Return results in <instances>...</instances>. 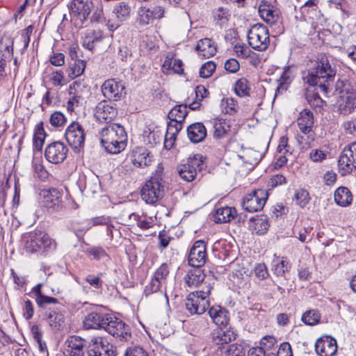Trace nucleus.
Returning <instances> with one entry per match:
<instances>
[{"label": "nucleus", "mask_w": 356, "mask_h": 356, "mask_svg": "<svg viewBox=\"0 0 356 356\" xmlns=\"http://www.w3.org/2000/svg\"><path fill=\"white\" fill-rule=\"evenodd\" d=\"M336 74V65L330 63L327 56L321 55L303 79L310 86L318 87L320 91L327 96L334 89Z\"/></svg>", "instance_id": "1"}, {"label": "nucleus", "mask_w": 356, "mask_h": 356, "mask_svg": "<svg viewBox=\"0 0 356 356\" xmlns=\"http://www.w3.org/2000/svg\"><path fill=\"white\" fill-rule=\"evenodd\" d=\"M102 147L109 154H118L127 145V135L120 124L112 123L102 128L100 132Z\"/></svg>", "instance_id": "2"}, {"label": "nucleus", "mask_w": 356, "mask_h": 356, "mask_svg": "<svg viewBox=\"0 0 356 356\" xmlns=\"http://www.w3.org/2000/svg\"><path fill=\"white\" fill-rule=\"evenodd\" d=\"M188 114L186 104H180L174 106L168 113L170 122L168 124L164 140V147L167 149H171L175 143L177 135L182 129V123Z\"/></svg>", "instance_id": "3"}, {"label": "nucleus", "mask_w": 356, "mask_h": 356, "mask_svg": "<svg viewBox=\"0 0 356 356\" xmlns=\"http://www.w3.org/2000/svg\"><path fill=\"white\" fill-rule=\"evenodd\" d=\"M213 289L210 283L204 282L202 290L191 292L187 296L185 306L191 314H202L209 307V295Z\"/></svg>", "instance_id": "4"}, {"label": "nucleus", "mask_w": 356, "mask_h": 356, "mask_svg": "<svg viewBox=\"0 0 356 356\" xmlns=\"http://www.w3.org/2000/svg\"><path fill=\"white\" fill-rule=\"evenodd\" d=\"M24 248L26 252L35 253L42 250L55 248V244L47 234L42 231L36 230L24 234L22 237Z\"/></svg>", "instance_id": "5"}, {"label": "nucleus", "mask_w": 356, "mask_h": 356, "mask_svg": "<svg viewBox=\"0 0 356 356\" xmlns=\"http://www.w3.org/2000/svg\"><path fill=\"white\" fill-rule=\"evenodd\" d=\"M163 181L159 175L152 177L141 189V197L147 204H153L164 196Z\"/></svg>", "instance_id": "6"}, {"label": "nucleus", "mask_w": 356, "mask_h": 356, "mask_svg": "<svg viewBox=\"0 0 356 356\" xmlns=\"http://www.w3.org/2000/svg\"><path fill=\"white\" fill-rule=\"evenodd\" d=\"M204 157L200 154L188 157L186 161L177 167V171L180 178L186 182H191L196 178L197 170L200 171Z\"/></svg>", "instance_id": "7"}, {"label": "nucleus", "mask_w": 356, "mask_h": 356, "mask_svg": "<svg viewBox=\"0 0 356 356\" xmlns=\"http://www.w3.org/2000/svg\"><path fill=\"white\" fill-rule=\"evenodd\" d=\"M297 123L302 133V135L298 137L299 143H304L305 147H310L311 143L315 139V134L312 130L314 125L313 113L308 109H304L300 112Z\"/></svg>", "instance_id": "8"}, {"label": "nucleus", "mask_w": 356, "mask_h": 356, "mask_svg": "<svg viewBox=\"0 0 356 356\" xmlns=\"http://www.w3.org/2000/svg\"><path fill=\"white\" fill-rule=\"evenodd\" d=\"M248 40L249 45L252 49L264 51L270 43L268 29L264 24H254L248 33Z\"/></svg>", "instance_id": "9"}, {"label": "nucleus", "mask_w": 356, "mask_h": 356, "mask_svg": "<svg viewBox=\"0 0 356 356\" xmlns=\"http://www.w3.org/2000/svg\"><path fill=\"white\" fill-rule=\"evenodd\" d=\"M132 11L130 1H122L116 3L112 10L114 18H109L106 22V26L111 31H114L119 28L121 24L127 20Z\"/></svg>", "instance_id": "10"}, {"label": "nucleus", "mask_w": 356, "mask_h": 356, "mask_svg": "<svg viewBox=\"0 0 356 356\" xmlns=\"http://www.w3.org/2000/svg\"><path fill=\"white\" fill-rule=\"evenodd\" d=\"M104 330L120 342L128 341L131 337L129 325L113 314L108 316Z\"/></svg>", "instance_id": "11"}, {"label": "nucleus", "mask_w": 356, "mask_h": 356, "mask_svg": "<svg viewBox=\"0 0 356 356\" xmlns=\"http://www.w3.org/2000/svg\"><path fill=\"white\" fill-rule=\"evenodd\" d=\"M338 166L342 176L356 169V142L351 143L344 147L339 156Z\"/></svg>", "instance_id": "12"}, {"label": "nucleus", "mask_w": 356, "mask_h": 356, "mask_svg": "<svg viewBox=\"0 0 356 356\" xmlns=\"http://www.w3.org/2000/svg\"><path fill=\"white\" fill-rule=\"evenodd\" d=\"M69 145L76 152H79L84 147L85 132L83 127L77 122H72L67 127L65 133Z\"/></svg>", "instance_id": "13"}, {"label": "nucleus", "mask_w": 356, "mask_h": 356, "mask_svg": "<svg viewBox=\"0 0 356 356\" xmlns=\"http://www.w3.org/2000/svg\"><path fill=\"white\" fill-rule=\"evenodd\" d=\"M68 7L76 26H82L91 13L93 3L88 0H72Z\"/></svg>", "instance_id": "14"}, {"label": "nucleus", "mask_w": 356, "mask_h": 356, "mask_svg": "<svg viewBox=\"0 0 356 356\" xmlns=\"http://www.w3.org/2000/svg\"><path fill=\"white\" fill-rule=\"evenodd\" d=\"M258 12L261 19L270 26H278L277 33L283 32L281 24L280 10L270 3L262 1L259 6Z\"/></svg>", "instance_id": "15"}, {"label": "nucleus", "mask_w": 356, "mask_h": 356, "mask_svg": "<svg viewBox=\"0 0 356 356\" xmlns=\"http://www.w3.org/2000/svg\"><path fill=\"white\" fill-rule=\"evenodd\" d=\"M268 196V194L266 190H254L243 197V208L248 212L259 211L264 207Z\"/></svg>", "instance_id": "16"}, {"label": "nucleus", "mask_w": 356, "mask_h": 356, "mask_svg": "<svg viewBox=\"0 0 356 356\" xmlns=\"http://www.w3.org/2000/svg\"><path fill=\"white\" fill-rule=\"evenodd\" d=\"M43 205L49 212L62 211L66 206L63 200L61 192L54 188L45 190L42 192Z\"/></svg>", "instance_id": "17"}, {"label": "nucleus", "mask_w": 356, "mask_h": 356, "mask_svg": "<svg viewBox=\"0 0 356 356\" xmlns=\"http://www.w3.org/2000/svg\"><path fill=\"white\" fill-rule=\"evenodd\" d=\"M88 356H115L116 348L102 338L92 339L87 346Z\"/></svg>", "instance_id": "18"}, {"label": "nucleus", "mask_w": 356, "mask_h": 356, "mask_svg": "<svg viewBox=\"0 0 356 356\" xmlns=\"http://www.w3.org/2000/svg\"><path fill=\"white\" fill-rule=\"evenodd\" d=\"M67 147L60 141H55L49 144L44 150L46 159L54 164L61 163L66 159Z\"/></svg>", "instance_id": "19"}, {"label": "nucleus", "mask_w": 356, "mask_h": 356, "mask_svg": "<svg viewBox=\"0 0 356 356\" xmlns=\"http://www.w3.org/2000/svg\"><path fill=\"white\" fill-rule=\"evenodd\" d=\"M206 243L202 240L195 241L191 248L188 261L192 267H202L207 261Z\"/></svg>", "instance_id": "20"}, {"label": "nucleus", "mask_w": 356, "mask_h": 356, "mask_svg": "<svg viewBox=\"0 0 356 356\" xmlns=\"http://www.w3.org/2000/svg\"><path fill=\"white\" fill-rule=\"evenodd\" d=\"M101 89L105 97L114 101L120 99L126 94L124 84L114 79L105 81Z\"/></svg>", "instance_id": "21"}, {"label": "nucleus", "mask_w": 356, "mask_h": 356, "mask_svg": "<svg viewBox=\"0 0 356 356\" xmlns=\"http://www.w3.org/2000/svg\"><path fill=\"white\" fill-rule=\"evenodd\" d=\"M85 340L78 336H70L64 342V356H86Z\"/></svg>", "instance_id": "22"}, {"label": "nucleus", "mask_w": 356, "mask_h": 356, "mask_svg": "<svg viewBox=\"0 0 356 356\" xmlns=\"http://www.w3.org/2000/svg\"><path fill=\"white\" fill-rule=\"evenodd\" d=\"M45 317L49 326L54 332L64 329L65 319L61 307L48 309L45 312Z\"/></svg>", "instance_id": "23"}, {"label": "nucleus", "mask_w": 356, "mask_h": 356, "mask_svg": "<svg viewBox=\"0 0 356 356\" xmlns=\"http://www.w3.org/2000/svg\"><path fill=\"white\" fill-rule=\"evenodd\" d=\"M111 314L103 312H92L86 316L83 326L86 329H105L108 316Z\"/></svg>", "instance_id": "24"}, {"label": "nucleus", "mask_w": 356, "mask_h": 356, "mask_svg": "<svg viewBox=\"0 0 356 356\" xmlns=\"http://www.w3.org/2000/svg\"><path fill=\"white\" fill-rule=\"evenodd\" d=\"M315 350L320 356H334L337 351V341L328 336L321 337L316 341Z\"/></svg>", "instance_id": "25"}, {"label": "nucleus", "mask_w": 356, "mask_h": 356, "mask_svg": "<svg viewBox=\"0 0 356 356\" xmlns=\"http://www.w3.org/2000/svg\"><path fill=\"white\" fill-rule=\"evenodd\" d=\"M118 115L116 107L106 103H99L96 107L95 115L97 120L101 122L110 124Z\"/></svg>", "instance_id": "26"}, {"label": "nucleus", "mask_w": 356, "mask_h": 356, "mask_svg": "<svg viewBox=\"0 0 356 356\" xmlns=\"http://www.w3.org/2000/svg\"><path fill=\"white\" fill-rule=\"evenodd\" d=\"M152 156L150 152L144 147H136L131 154V160L136 167L143 168L149 165L152 162Z\"/></svg>", "instance_id": "27"}, {"label": "nucleus", "mask_w": 356, "mask_h": 356, "mask_svg": "<svg viewBox=\"0 0 356 356\" xmlns=\"http://www.w3.org/2000/svg\"><path fill=\"white\" fill-rule=\"evenodd\" d=\"M79 186L87 195L97 193L100 188L99 177L95 175L84 176L79 179Z\"/></svg>", "instance_id": "28"}, {"label": "nucleus", "mask_w": 356, "mask_h": 356, "mask_svg": "<svg viewBox=\"0 0 356 356\" xmlns=\"http://www.w3.org/2000/svg\"><path fill=\"white\" fill-rule=\"evenodd\" d=\"M206 277L203 270L200 267H193L184 277L185 284L190 288L197 287Z\"/></svg>", "instance_id": "29"}, {"label": "nucleus", "mask_w": 356, "mask_h": 356, "mask_svg": "<svg viewBox=\"0 0 356 356\" xmlns=\"http://www.w3.org/2000/svg\"><path fill=\"white\" fill-rule=\"evenodd\" d=\"M187 136L192 143H197L206 138L207 129L202 123L195 122L188 127Z\"/></svg>", "instance_id": "30"}, {"label": "nucleus", "mask_w": 356, "mask_h": 356, "mask_svg": "<svg viewBox=\"0 0 356 356\" xmlns=\"http://www.w3.org/2000/svg\"><path fill=\"white\" fill-rule=\"evenodd\" d=\"M195 50L198 52V55L203 58H210L216 53V47L213 42L209 38H204L200 40L195 47Z\"/></svg>", "instance_id": "31"}, {"label": "nucleus", "mask_w": 356, "mask_h": 356, "mask_svg": "<svg viewBox=\"0 0 356 356\" xmlns=\"http://www.w3.org/2000/svg\"><path fill=\"white\" fill-rule=\"evenodd\" d=\"M209 314L213 323L218 326H225L228 323V312L220 306L209 308Z\"/></svg>", "instance_id": "32"}, {"label": "nucleus", "mask_w": 356, "mask_h": 356, "mask_svg": "<svg viewBox=\"0 0 356 356\" xmlns=\"http://www.w3.org/2000/svg\"><path fill=\"white\" fill-rule=\"evenodd\" d=\"M342 102L340 103L339 110L340 113L348 115L356 108V93L350 92L348 95H341Z\"/></svg>", "instance_id": "33"}, {"label": "nucleus", "mask_w": 356, "mask_h": 356, "mask_svg": "<svg viewBox=\"0 0 356 356\" xmlns=\"http://www.w3.org/2000/svg\"><path fill=\"white\" fill-rule=\"evenodd\" d=\"M236 211L234 208L225 207L218 208L213 215L214 222L216 223H223L231 221L234 218Z\"/></svg>", "instance_id": "34"}, {"label": "nucleus", "mask_w": 356, "mask_h": 356, "mask_svg": "<svg viewBox=\"0 0 356 356\" xmlns=\"http://www.w3.org/2000/svg\"><path fill=\"white\" fill-rule=\"evenodd\" d=\"M80 84L79 82L76 81L70 85L69 90L70 97L67 103V108L70 112L74 111V108L80 105L82 100L81 96L76 93L77 88L80 86Z\"/></svg>", "instance_id": "35"}, {"label": "nucleus", "mask_w": 356, "mask_h": 356, "mask_svg": "<svg viewBox=\"0 0 356 356\" xmlns=\"http://www.w3.org/2000/svg\"><path fill=\"white\" fill-rule=\"evenodd\" d=\"M335 202L341 207H346L350 204L353 197L350 190L346 187L338 188L334 195Z\"/></svg>", "instance_id": "36"}, {"label": "nucleus", "mask_w": 356, "mask_h": 356, "mask_svg": "<svg viewBox=\"0 0 356 356\" xmlns=\"http://www.w3.org/2000/svg\"><path fill=\"white\" fill-rule=\"evenodd\" d=\"M136 22L140 27H145L153 24L154 20L149 13L147 6H142L138 8Z\"/></svg>", "instance_id": "37"}, {"label": "nucleus", "mask_w": 356, "mask_h": 356, "mask_svg": "<svg viewBox=\"0 0 356 356\" xmlns=\"http://www.w3.org/2000/svg\"><path fill=\"white\" fill-rule=\"evenodd\" d=\"M291 266L286 259L276 257L272 261L271 270L277 276H284Z\"/></svg>", "instance_id": "38"}, {"label": "nucleus", "mask_w": 356, "mask_h": 356, "mask_svg": "<svg viewBox=\"0 0 356 356\" xmlns=\"http://www.w3.org/2000/svg\"><path fill=\"white\" fill-rule=\"evenodd\" d=\"M269 222L266 216H257L252 218V229L257 235L265 234L269 228Z\"/></svg>", "instance_id": "39"}, {"label": "nucleus", "mask_w": 356, "mask_h": 356, "mask_svg": "<svg viewBox=\"0 0 356 356\" xmlns=\"http://www.w3.org/2000/svg\"><path fill=\"white\" fill-rule=\"evenodd\" d=\"M250 83L245 78L238 79L234 84L235 94L239 97L250 96Z\"/></svg>", "instance_id": "40"}, {"label": "nucleus", "mask_w": 356, "mask_h": 356, "mask_svg": "<svg viewBox=\"0 0 356 356\" xmlns=\"http://www.w3.org/2000/svg\"><path fill=\"white\" fill-rule=\"evenodd\" d=\"M292 81V72L289 67L284 69V71L280 78V83L275 90V95L282 93L283 91L286 90L288 85Z\"/></svg>", "instance_id": "41"}, {"label": "nucleus", "mask_w": 356, "mask_h": 356, "mask_svg": "<svg viewBox=\"0 0 356 356\" xmlns=\"http://www.w3.org/2000/svg\"><path fill=\"white\" fill-rule=\"evenodd\" d=\"M101 38V31H90L83 38L82 45L86 49L92 51L95 47V42L100 40Z\"/></svg>", "instance_id": "42"}, {"label": "nucleus", "mask_w": 356, "mask_h": 356, "mask_svg": "<svg viewBox=\"0 0 356 356\" xmlns=\"http://www.w3.org/2000/svg\"><path fill=\"white\" fill-rule=\"evenodd\" d=\"M86 68V61L83 60H75L73 63L70 64L68 68V76L74 79L81 76Z\"/></svg>", "instance_id": "43"}, {"label": "nucleus", "mask_w": 356, "mask_h": 356, "mask_svg": "<svg viewBox=\"0 0 356 356\" xmlns=\"http://www.w3.org/2000/svg\"><path fill=\"white\" fill-rule=\"evenodd\" d=\"M321 319V314L318 310L311 309L305 312L302 316V322L307 325H315Z\"/></svg>", "instance_id": "44"}, {"label": "nucleus", "mask_w": 356, "mask_h": 356, "mask_svg": "<svg viewBox=\"0 0 356 356\" xmlns=\"http://www.w3.org/2000/svg\"><path fill=\"white\" fill-rule=\"evenodd\" d=\"M214 20L220 26L226 25L229 19L230 14L229 10L222 7H219L213 12Z\"/></svg>", "instance_id": "45"}, {"label": "nucleus", "mask_w": 356, "mask_h": 356, "mask_svg": "<svg viewBox=\"0 0 356 356\" xmlns=\"http://www.w3.org/2000/svg\"><path fill=\"white\" fill-rule=\"evenodd\" d=\"M213 136L216 138L225 137L229 131V126L225 120H216L213 124Z\"/></svg>", "instance_id": "46"}, {"label": "nucleus", "mask_w": 356, "mask_h": 356, "mask_svg": "<svg viewBox=\"0 0 356 356\" xmlns=\"http://www.w3.org/2000/svg\"><path fill=\"white\" fill-rule=\"evenodd\" d=\"M147 8H149V13L154 21L164 18L167 13V8L160 4L147 6Z\"/></svg>", "instance_id": "47"}, {"label": "nucleus", "mask_w": 356, "mask_h": 356, "mask_svg": "<svg viewBox=\"0 0 356 356\" xmlns=\"http://www.w3.org/2000/svg\"><path fill=\"white\" fill-rule=\"evenodd\" d=\"M86 253L95 260L109 258L105 249L101 246H91L86 250Z\"/></svg>", "instance_id": "48"}, {"label": "nucleus", "mask_w": 356, "mask_h": 356, "mask_svg": "<svg viewBox=\"0 0 356 356\" xmlns=\"http://www.w3.org/2000/svg\"><path fill=\"white\" fill-rule=\"evenodd\" d=\"M339 91L341 95H348L350 92H355L353 86L349 81L344 79H339L336 83H334V89Z\"/></svg>", "instance_id": "49"}, {"label": "nucleus", "mask_w": 356, "mask_h": 356, "mask_svg": "<svg viewBox=\"0 0 356 356\" xmlns=\"http://www.w3.org/2000/svg\"><path fill=\"white\" fill-rule=\"evenodd\" d=\"M223 102L225 105L224 108L225 113L232 115L238 111L239 106L237 101L234 98L229 97L223 100Z\"/></svg>", "instance_id": "50"}, {"label": "nucleus", "mask_w": 356, "mask_h": 356, "mask_svg": "<svg viewBox=\"0 0 356 356\" xmlns=\"http://www.w3.org/2000/svg\"><path fill=\"white\" fill-rule=\"evenodd\" d=\"M216 65L213 61H207L204 63L200 69V76L202 78L210 77L215 71Z\"/></svg>", "instance_id": "51"}, {"label": "nucleus", "mask_w": 356, "mask_h": 356, "mask_svg": "<svg viewBox=\"0 0 356 356\" xmlns=\"http://www.w3.org/2000/svg\"><path fill=\"white\" fill-rule=\"evenodd\" d=\"M236 339V334L234 333L233 331L231 330H226L222 331L220 330L218 332L217 335L218 340L217 343H228L231 342L232 340H234Z\"/></svg>", "instance_id": "52"}, {"label": "nucleus", "mask_w": 356, "mask_h": 356, "mask_svg": "<svg viewBox=\"0 0 356 356\" xmlns=\"http://www.w3.org/2000/svg\"><path fill=\"white\" fill-rule=\"evenodd\" d=\"M309 195L307 191L299 189L295 193V200L296 203L301 207H304L309 200Z\"/></svg>", "instance_id": "53"}, {"label": "nucleus", "mask_w": 356, "mask_h": 356, "mask_svg": "<svg viewBox=\"0 0 356 356\" xmlns=\"http://www.w3.org/2000/svg\"><path fill=\"white\" fill-rule=\"evenodd\" d=\"M266 356H293L291 345L287 342L282 343L280 346L276 355L274 353H266Z\"/></svg>", "instance_id": "54"}, {"label": "nucleus", "mask_w": 356, "mask_h": 356, "mask_svg": "<svg viewBox=\"0 0 356 356\" xmlns=\"http://www.w3.org/2000/svg\"><path fill=\"white\" fill-rule=\"evenodd\" d=\"M35 302L38 307L42 309H46L49 305H55L58 303V300L57 298L49 297L44 294L42 296H39L38 298H35Z\"/></svg>", "instance_id": "55"}, {"label": "nucleus", "mask_w": 356, "mask_h": 356, "mask_svg": "<svg viewBox=\"0 0 356 356\" xmlns=\"http://www.w3.org/2000/svg\"><path fill=\"white\" fill-rule=\"evenodd\" d=\"M316 90V92L308 95L307 96V99L312 106L321 108L325 102L318 95V92H321L318 87H317Z\"/></svg>", "instance_id": "56"}, {"label": "nucleus", "mask_w": 356, "mask_h": 356, "mask_svg": "<svg viewBox=\"0 0 356 356\" xmlns=\"http://www.w3.org/2000/svg\"><path fill=\"white\" fill-rule=\"evenodd\" d=\"M227 356H245V350L243 345L234 343L228 346Z\"/></svg>", "instance_id": "57"}, {"label": "nucleus", "mask_w": 356, "mask_h": 356, "mask_svg": "<svg viewBox=\"0 0 356 356\" xmlns=\"http://www.w3.org/2000/svg\"><path fill=\"white\" fill-rule=\"evenodd\" d=\"M49 121L52 126L60 127L66 122V118L61 112L56 111L51 114Z\"/></svg>", "instance_id": "58"}, {"label": "nucleus", "mask_w": 356, "mask_h": 356, "mask_svg": "<svg viewBox=\"0 0 356 356\" xmlns=\"http://www.w3.org/2000/svg\"><path fill=\"white\" fill-rule=\"evenodd\" d=\"M276 341H277L275 337L271 336H266L261 340L260 344L261 346L260 348H263L266 353H267L273 348Z\"/></svg>", "instance_id": "59"}, {"label": "nucleus", "mask_w": 356, "mask_h": 356, "mask_svg": "<svg viewBox=\"0 0 356 356\" xmlns=\"http://www.w3.org/2000/svg\"><path fill=\"white\" fill-rule=\"evenodd\" d=\"M224 67L229 73H236L239 70L240 65L236 59L229 58L225 61Z\"/></svg>", "instance_id": "60"}, {"label": "nucleus", "mask_w": 356, "mask_h": 356, "mask_svg": "<svg viewBox=\"0 0 356 356\" xmlns=\"http://www.w3.org/2000/svg\"><path fill=\"white\" fill-rule=\"evenodd\" d=\"M254 273L256 277L261 280L266 279L269 275L264 264H258L254 268Z\"/></svg>", "instance_id": "61"}, {"label": "nucleus", "mask_w": 356, "mask_h": 356, "mask_svg": "<svg viewBox=\"0 0 356 356\" xmlns=\"http://www.w3.org/2000/svg\"><path fill=\"white\" fill-rule=\"evenodd\" d=\"M234 51L238 57L247 58L250 56V50L245 44H236L234 47Z\"/></svg>", "instance_id": "62"}, {"label": "nucleus", "mask_w": 356, "mask_h": 356, "mask_svg": "<svg viewBox=\"0 0 356 356\" xmlns=\"http://www.w3.org/2000/svg\"><path fill=\"white\" fill-rule=\"evenodd\" d=\"M161 286L153 279L151 280L150 282L145 286L144 290V294L148 296L150 294L158 292L161 289Z\"/></svg>", "instance_id": "63"}, {"label": "nucleus", "mask_w": 356, "mask_h": 356, "mask_svg": "<svg viewBox=\"0 0 356 356\" xmlns=\"http://www.w3.org/2000/svg\"><path fill=\"white\" fill-rule=\"evenodd\" d=\"M124 356H148V355L143 348L134 346L127 348Z\"/></svg>", "instance_id": "64"}]
</instances>
